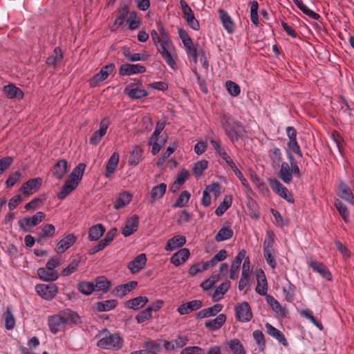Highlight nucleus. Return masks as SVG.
Instances as JSON below:
<instances>
[{
	"label": "nucleus",
	"instance_id": "obj_1",
	"mask_svg": "<svg viewBox=\"0 0 354 354\" xmlns=\"http://www.w3.org/2000/svg\"><path fill=\"white\" fill-rule=\"evenodd\" d=\"M157 26L160 35L156 30H152L151 31L152 41L165 62L172 69H175L176 68L177 57L175 46L169 33L160 21L157 22Z\"/></svg>",
	"mask_w": 354,
	"mask_h": 354
},
{
	"label": "nucleus",
	"instance_id": "obj_2",
	"mask_svg": "<svg viewBox=\"0 0 354 354\" xmlns=\"http://www.w3.org/2000/svg\"><path fill=\"white\" fill-rule=\"evenodd\" d=\"M288 162H281V167L278 171V178L286 184L292 182L293 177L298 179L301 177V172L299 167L298 162L289 149H286Z\"/></svg>",
	"mask_w": 354,
	"mask_h": 354
},
{
	"label": "nucleus",
	"instance_id": "obj_3",
	"mask_svg": "<svg viewBox=\"0 0 354 354\" xmlns=\"http://www.w3.org/2000/svg\"><path fill=\"white\" fill-rule=\"evenodd\" d=\"M223 127L229 140L234 143L244 136L246 133L242 124L231 118L225 119L223 122Z\"/></svg>",
	"mask_w": 354,
	"mask_h": 354
},
{
	"label": "nucleus",
	"instance_id": "obj_4",
	"mask_svg": "<svg viewBox=\"0 0 354 354\" xmlns=\"http://www.w3.org/2000/svg\"><path fill=\"white\" fill-rule=\"evenodd\" d=\"M123 339L116 333L110 334L101 338L97 343L98 347L103 349L119 350L122 348Z\"/></svg>",
	"mask_w": 354,
	"mask_h": 354
},
{
	"label": "nucleus",
	"instance_id": "obj_5",
	"mask_svg": "<svg viewBox=\"0 0 354 354\" xmlns=\"http://www.w3.org/2000/svg\"><path fill=\"white\" fill-rule=\"evenodd\" d=\"M271 189L281 198L286 200L288 203H294L295 199L292 194L289 192L286 186H284L279 180L270 178L268 179Z\"/></svg>",
	"mask_w": 354,
	"mask_h": 354
},
{
	"label": "nucleus",
	"instance_id": "obj_6",
	"mask_svg": "<svg viewBox=\"0 0 354 354\" xmlns=\"http://www.w3.org/2000/svg\"><path fill=\"white\" fill-rule=\"evenodd\" d=\"M46 218L43 212H37L32 216L24 217L19 221V226L24 232H30V230L39 224Z\"/></svg>",
	"mask_w": 354,
	"mask_h": 354
},
{
	"label": "nucleus",
	"instance_id": "obj_7",
	"mask_svg": "<svg viewBox=\"0 0 354 354\" xmlns=\"http://www.w3.org/2000/svg\"><path fill=\"white\" fill-rule=\"evenodd\" d=\"M67 322L66 318L59 314L48 316V325L50 331L55 335L64 330Z\"/></svg>",
	"mask_w": 354,
	"mask_h": 354
},
{
	"label": "nucleus",
	"instance_id": "obj_8",
	"mask_svg": "<svg viewBox=\"0 0 354 354\" xmlns=\"http://www.w3.org/2000/svg\"><path fill=\"white\" fill-rule=\"evenodd\" d=\"M37 293L46 300L53 299L58 292V288L55 283L39 284L35 287Z\"/></svg>",
	"mask_w": 354,
	"mask_h": 354
},
{
	"label": "nucleus",
	"instance_id": "obj_9",
	"mask_svg": "<svg viewBox=\"0 0 354 354\" xmlns=\"http://www.w3.org/2000/svg\"><path fill=\"white\" fill-rule=\"evenodd\" d=\"M236 317L241 322H248L252 318V313L249 304L241 302L235 308Z\"/></svg>",
	"mask_w": 354,
	"mask_h": 354
},
{
	"label": "nucleus",
	"instance_id": "obj_10",
	"mask_svg": "<svg viewBox=\"0 0 354 354\" xmlns=\"http://www.w3.org/2000/svg\"><path fill=\"white\" fill-rule=\"evenodd\" d=\"M55 227L53 224H44L37 229V242L42 244L48 238L53 237L55 234Z\"/></svg>",
	"mask_w": 354,
	"mask_h": 354
},
{
	"label": "nucleus",
	"instance_id": "obj_11",
	"mask_svg": "<svg viewBox=\"0 0 354 354\" xmlns=\"http://www.w3.org/2000/svg\"><path fill=\"white\" fill-rule=\"evenodd\" d=\"M140 85L141 83H131L126 86L124 91L131 99H142L148 95V92L145 89L140 88Z\"/></svg>",
	"mask_w": 354,
	"mask_h": 354
},
{
	"label": "nucleus",
	"instance_id": "obj_12",
	"mask_svg": "<svg viewBox=\"0 0 354 354\" xmlns=\"http://www.w3.org/2000/svg\"><path fill=\"white\" fill-rule=\"evenodd\" d=\"M146 72L145 66L136 64H124L119 68V75L120 76L132 75L136 74H142Z\"/></svg>",
	"mask_w": 354,
	"mask_h": 354
},
{
	"label": "nucleus",
	"instance_id": "obj_13",
	"mask_svg": "<svg viewBox=\"0 0 354 354\" xmlns=\"http://www.w3.org/2000/svg\"><path fill=\"white\" fill-rule=\"evenodd\" d=\"M307 263L308 266L312 268L313 272L319 273L327 281L332 280V274L329 269L323 263L313 260L312 259H309Z\"/></svg>",
	"mask_w": 354,
	"mask_h": 354
},
{
	"label": "nucleus",
	"instance_id": "obj_14",
	"mask_svg": "<svg viewBox=\"0 0 354 354\" xmlns=\"http://www.w3.org/2000/svg\"><path fill=\"white\" fill-rule=\"evenodd\" d=\"M109 124L110 120L109 118H104L101 120L99 130L95 131L90 138L89 142L91 145H97L99 144L102 137L106 134Z\"/></svg>",
	"mask_w": 354,
	"mask_h": 354
},
{
	"label": "nucleus",
	"instance_id": "obj_15",
	"mask_svg": "<svg viewBox=\"0 0 354 354\" xmlns=\"http://www.w3.org/2000/svg\"><path fill=\"white\" fill-rule=\"evenodd\" d=\"M202 306L203 302L201 300L194 299L180 305L177 308V311L180 315H184L196 311Z\"/></svg>",
	"mask_w": 354,
	"mask_h": 354
},
{
	"label": "nucleus",
	"instance_id": "obj_16",
	"mask_svg": "<svg viewBox=\"0 0 354 354\" xmlns=\"http://www.w3.org/2000/svg\"><path fill=\"white\" fill-rule=\"evenodd\" d=\"M41 184L42 179L41 178H32L22 185L20 191L25 195H30L39 189Z\"/></svg>",
	"mask_w": 354,
	"mask_h": 354
},
{
	"label": "nucleus",
	"instance_id": "obj_17",
	"mask_svg": "<svg viewBox=\"0 0 354 354\" xmlns=\"http://www.w3.org/2000/svg\"><path fill=\"white\" fill-rule=\"evenodd\" d=\"M115 70V66L112 63L102 66L100 71L93 77L92 82L97 85L105 80Z\"/></svg>",
	"mask_w": 354,
	"mask_h": 354
},
{
	"label": "nucleus",
	"instance_id": "obj_18",
	"mask_svg": "<svg viewBox=\"0 0 354 354\" xmlns=\"http://www.w3.org/2000/svg\"><path fill=\"white\" fill-rule=\"evenodd\" d=\"M256 277L257 280V286L255 288L256 292L262 296L268 295V282L265 272L262 269H259L256 272Z\"/></svg>",
	"mask_w": 354,
	"mask_h": 354
},
{
	"label": "nucleus",
	"instance_id": "obj_19",
	"mask_svg": "<svg viewBox=\"0 0 354 354\" xmlns=\"http://www.w3.org/2000/svg\"><path fill=\"white\" fill-rule=\"evenodd\" d=\"M219 18L223 24V28L228 33H233L235 31L236 26L226 10L224 9H219L218 11Z\"/></svg>",
	"mask_w": 354,
	"mask_h": 354
},
{
	"label": "nucleus",
	"instance_id": "obj_20",
	"mask_svg": "<svg viewBox=\"0 0 354 354\" xmlns=\"http://www.w3.org/2000/svg\"><path fill=\"white\" fill-rule=\"evenodd\" d=\"M147 257L144 253L138 254L133 261H130L128 264V268L131 270V273H138L146 265Z\"/></svg>",
	"mask_w": 354,
	"mask_h": 354
},
{
	"label": "nucleus",
	"instance_id": "obj_21",
	"mask_svg": "<svg viewBox=\"0 0 354 354\" xmlns=\"http://www.w3.org/2000/svg\"><path fill=\"white\" fill-rule=\"evenodd\" d=\"M138 225L139 217L138 215L134 214L127 221L126 224L122 229V234L125 237L131 236L138 230Z\"/></svg>",
	"mask_w": 354,
	"mask_h": 354
},
{
	"label": "nucleus",
	"instance_id": "obj_22",
	"mask_svg": "<svg viewBox=\"0 0 354 354\" xmlns=\"http://www.w3.org/2000/svg\"><path fill=\"white\" fill-rule=\"evenodd\" d=\"M266 299L272 310L277 313L279 317H286L287 316L288 310L286 308L281 306L280 303L273 296L266 295Z\"/></svg>",
	"mask_w": 354,
	"mask_h": 354
},
{
	"label": "nucleus",
	"instance_id": "obj_23",
	"mask_svg": "<svg viewBox=\"0 0 354 354\" xmlns=\"http://www.w3.org/2000/svg\"><path fill=\"white\" fill-rule=\"evenodd\" d=\"M78 184L79 183L68 177L64 184L63 185L62 189L57 194V198L59 200L64 199L68 194H70L73 190L76 189Z\"/></svg>",
	"mask_w": 354,
	"mask_h": 354
},
{
	"label": "nucleus",
	"instance_id": "obj_24",
	"mask_svg": "<svg viewBox=\"0 0 354 354\" xmlns=\"http://www.w3.org/2000/svg\"><path fill=\"white\" fill-rule=\"evenodd\" d=\"M144 151L138 145L134 146L130 151V156L128 160L129 165L136 167L144 159Z\"/></svg>",
	"mask_w": 354,
	"mask_h": 354
},
{
	"label": "nucleus",
	"instance_id": "obj_25",
	"mask_svg": "<svg viewBox=\"0 0 354 354\" xmlns=\"http://www.w3.org/2000/svg\"><path fill=\"white\" fill-rule=\"evenodd\" d=\"M68 171V162L62 159L53 166L52 169L53 176L58 180H62Z\"/></svg>",
	"mask_w": 354,
	"mask_h": 354
},
{
	"label": "nucleus",
	"instance_id": "obj_26",
	"mask_svg": "<svg viewBox=\"0 0 354 354\" xmlns=\"http://www.w3.org/2000/svg\"><path fill=\"white\" fill-rule=\"evenodd\" d=\"M227 317L225 314H219L216 318L207 320L205 322V326L211 331H216L220 329L225 323Z\"/></svg>",
	"mask_w": 354,
	"mask_h": 354
},
{
	"label": "nucleus",
	"instance_id": "obj_27",
	"mask_svg": "<svg viewBox=\"0 0 354 354\" xmlns=\"http://www.w3.org/2000/svg\"><path fill=\"white\" fill-rule=\"evenodd\" d=\"M3 93L9 99H18L21 100L24 97V92L22 90L17 87L13 84H9L3 86Z\"/></svg>",
	"mask_w": 354,
	"mask_h": 354
},
{
	"label": "nucleus",
	"instance_id": "obj_28",
	"mask_svg": "<svg viewBox=\"0 0 354 354\" xmlns=\"http://www.w3.org/2000/svg\"><path fill=\"white\" fill-rule=\"evenodd\" d=\"M265 326L267 329V332L269 335L275 338L279 343L283 344L284 346H288V341L283 335V333L271 325L270 323H266Z\"/></svg>",
	"mask_w": 354,
	"mask_h": 354
},
{
	"label": "nucleus",
	"instance_id": "obj_29",
	"mask_svg": "<svg viewBox=\"0 0 354 354\" xmlns=\"http://www.w3.org/2000/svg\"><path fill=\"white\" fill-rule=\"evenodd\" d=\"M186 243V238L184 236L176 235L169 239L165 247L167 251H173L178 248L182 247Z\"/></svg>",
	"mask_w": 354,
	"mask_h": 354
},
{
	"label": "nucleus",
	"instance_id": "obj_30",
	"mask_svg": "<svg viewBox=\"0 0 354 354\" xmlns=\"http://www.w3.org/2000/svg\"><path fill=\"white\" fill-rule=\"evenodd\" d=\"M190 255L189 249L182 248L174 253L170 259V261L176 266H178L184 263Z\"/></svg>",
	"mask_w": 354,
	"mask_h": 354
},
{
	"label": "nucleus",
	"instance_id": "obj_31",
	"mask_svg": "<svg viewBox=\"0 0 354 354\" xmlns=\"http://www.w3.org/2000/svg\"><path fill=\"white\" fill-rule=\"evenodd\" d=\"M138 285L136 281H130L129 283L118 286L115 288L113 293L118 297H123L131 290H133Z\"/></svg>",
	"mask_w": 354,
	"mask_h": 354
},
{
	"label": "nucleus",
	"instance_id": "obj_32",
	"mask_svg": "<svg viewBox=\"0 0 354 354\" xmlns=\"http://www.w3.org/2000/svg\"><path fill=\"white\" fill-rule=\"evenodd\" d=\"M246 255V251L245 250H241L239 251L236 257H235L234 260L233 261L230 270V278L231 279H235L236 276V273L239 270V268L241 266V263L243 261V259L245 258V256Z\"/></svg>",
	"mask_w": 354,
	"mask_h": 354
},
{
	"label": "nucleus",
	"instance_id": "obj_33",
	"mask_svg": "<svg viewBox=\"0 0 354 354\" xmlns=\"http://www.w3.org/2000/svg\"><path fill=\"white\" fill-rule=\"evenodd\" d=\"M119 159L120 156L117 152H113L111 154L106 166V172L104 175L106 178L110 177L115 172L118 165Z\"/></svg>",
	"mask_w": 354,
	"mask_h": 354
},
{
	"label": "nucleus",
	"instance_id": "obj_34",
	"mask_svg": "<svg viewBox=\"0 0 354 354\" xmlns=\"http://www.w3.org/2000/svg\"><path fill=\"white\" fill-rule=\"evenodd\" d=\"M63 53L60 47H55L53 50V55L49 56L46 60V64L49 66L55 68L57 65L60 64L63 59Z\"/></svg>",
	"mask_w": 354,
	"mask_h": 354
},
{
	"label": "nucleus",
	"instance_id": "obj_35",
	"mask_svg": "<svg viewBox=\"0 0 354 354\" xmlns=\"http://www.w3.org/2000/svg\"><path fill=\"white\" fill-rule=\"evenodd\" d=\"M339 192L338 196L343 200L353 204L354 194L351 189L344 182H341L339 187Z\"/></svg>",
	"mask_w": 354,
	"mask_h": 354
},
{
	"label": "nucleus",
	"instance_id": "obj_36",
	"mask_svg": "<svg viewBox=\"0 0 354 354\" xmlns=\"http://www.w3.org/2000/svg\"><path fill=\"white\" fill-rule=\"evenodd\" d=\"M106 231L105 227L101 224L97 223L91 226L88 229V239L91 241L99 240Z\"/></svg>",
	"mask_w": 354,
	"mask_h": 354
},
{
	"label": "nucleus",
	"instance_id": "obj_37",
	"mask_svg": "<svg viewBox=\"0 0 354 354\" xmlns=\"http://www.w3.org/2000/svg\"><path fill=\"white\" fill-rule=\"evenodd\" d=\"M39 277L46 281H53L58 279L59 274L57 271H52L46 268H39L37 270Z\"/></svg>",
	"mask_w": 354,
	"mask_h": 354
},
{
	"label": "nucleus",
	"instance_id": "obj_38",
	"mask_svg": "<svg viewBox=\"0 0 354 354\" xmlns=\"http://www.w3.org/2000/svg\"><path fill=\"white\" fill-rule=\"evenodd\" d=\"M167 185L165 183H161L154 186L150 192V197L151 198V203L155 201L162 198L167 190Z\"/></svg>",
	"mask_w": 354,
	"mask_h": 354
},
{
	"label": "nucleus",
	"instance_id": "obj_39",
	"mask_svg": "<svg viewBox=\"0 0 354 354\" xmlns=\"http://www.w3.org/2000/svg\"><path fill=\"white\" fill-rule=\"evenodd\" d=\"M268 156L270 159L271 164L273 167H281L283 162V155L281 150L278 147H274L268 151Z\"/></svg>",
	"mask_w": 354,
	"mask_h": 354
},
{
	"label": "nucleus",
	"instance_id": "obj_40",
	"mask_svg": "<svg viewBox=\"0 0 354 354\" xmlns=\"http://www.w3.org/2000/svg\"><path fill=\"white\" fill-rule=\"evenodd\" d=\"M77 240V237L73 234H70L61 239L57 243V249L59 252H64L72 246Z\"/></svg>",
	"mask_w": 354,
	"mask_h": 354
},
{
	"label": "nucleus",
	"instance_id": "obj_41",
	"mask_svg": "<svg viewBox=\"0 0 354 354\" xmlns=\"http://www.w3.org/2000/svg\"><path fill=\"white\" fill-rule=\"evenodd\" d=\"M131 200L132 196L127 192H123L120 194L118 198H116L114 202L113 207L115 209L122 208L129 204Z\"/></svg>",
	"mask_w": 354,
	"mask_h": 354
},
{
	"label": "nucleus",
	"instance_id": "obj_42",
	"mask_svg": "<svg viewBox=\"0 0 354 354\" xmlns=\"http://www.w3.org/2000/svg\"><path fill=\"white\" fill-rule=\"evenodd\" d=\"M275 234L273 231L268 230L263 244V251H275Z\"/></svg>",
	"mask_w": 354,
	"mask_h": 354
},
{
	"label": "nucleus",
	"instance_id": "obj_43",
	"mask_svg": "<svg viewBox=\"0 0 354 354\" xmlns=\"http://www.w3.org/2000/svg\"><path fill=\"white\" fill-rule=\"evenodd\" d=\"M234 235V232L230 226H223L218 232L215 236V240L221 242L230 239Z\"/></svg>",
	"mask_w": 354,
	"mask_h": 354
},
{
	"label": "nucleus",
	"instance_id": "obj_44",
	"mask_svg": "<svg viewBox=\"0 0 354 354\" xmlns=\"http://www.w3.org/2000/svg\"><path fill=\"white\" fill-rule=\"evenodd\" d=\"M231 286V282L229 280H225L221 283L215 290L213 295V300L218 301L223 298V296L227 292Z\"/></svg>",
	"mask_w": 354,
	"mask_h": 354
},
{
	"label": "nucleus",
	"instance_id": "obj_45",
	"mask_svg": "<svg viewBox=\"0 0 354 354\" xmlns=\"http://www.w3.org/2000/svg\"><path fill=\"white\" fill-rule=\"evenodd\" d=\"M148 298L147 297L139 296L127 301L126 305L128 308L138 310L141 307H143L147 302Z\"/></svg>",
	"mask_w": 354,
	"mask_h": 354
},
{
	"label": "nucleus",
	"instance_id": "obj_46",
	"mask_svg": "<svg viewBox=\"0 0 354 354\" xmlns=\"http://www.w3.org/2000/svg\"><path fill=\"white\" fill-rule=\"evenodd\" d=\"M117 306V300L109 299L97 302L95 306V309L98 312L109 311L114 309Z\"/></svg>",
	"mask_w": 354,
	"mask_h": 354
},
{
	"label": "nucleus",
	"instance_id": "obj_47",
	"mask_svg": "<svg viewBox=\"0 0 354 354\" xmlns=\"http://www.w3.org/2000/svg\"><path fill=\"white\" fill-rule=\"evenodd\" d=\"M232 204V197L230 195L225 196L223 202L220 203L215 210V214L218 216H222Z\"/></svg>",
	"mask_w": 354,
	"mask_h": 354
},
{
	"label": "nucleus",
	"instance_id": "obj_48",
	"mask_svg": "<svg viewBox=\"0 0 354 354\" xmlns=\"http://www.w3.org/2000/svg\"><path fill=\"white\" fill-rule=\"evenodd\" d=\"M111 286V282L104 276L96 278L94 283V290L98 291L107 292Z\"/></svg>",
	"mask_w": 354,
	"mask_h": 354
},
{
	"label": "nucleus",
	"instance_id": "obj_49",
	"mask_svg": "<svg viewBox=\"0 0 354 354\" xmlns=\"http://www.w3.org/2000/svg\"><path fill=\"white\" fill-rule=\"evenodd\" d=\"M227 344L233 354H245L243 345L239 339H233L229 341Z\"/></svg>",
	"mask_w": 354,
	"mask_h": 354
},
{
	"label": "nucleus",
	"instance_id": "obj_50",
	"mask_svg": "<svg viewBox=\"0 0 354 354\" xmlns=\"http://www.w3.org/2000/svg\"><path fill=\"white\" fill-rule=\"evenodd\" d=\"M86 165L84 163L78 164L71 171L69 178L73 179L75 181L80 183L83 176Z\"/></svg>",
	"mask_w": 354,
	"mask_h": 354
},
{
	"label": "nucleus",
	"instance_id": "obj_51",
	"mask_svg": "<svg viewBox=\"0 0 354 354\" xmlns=\"http://www.w3.org/2000/svg\"><path fill=\"white\" fill-rule=\"evenodd\" d=\"M191 194L188 191L185 190L182 192L174 203L173 207L174 208L185 207L188 203Z\"/></svg>",
	"mask_w": 354,
	"mask_h": 354
},
{
	"label": "nucleus",
	"instance_id": "obj_52",
	"mask_svg": "<svg viewBox=\"0 0 354 354\" xmlns=\"http://www.w3.org/2000/svg\"><path fill=\"white\" fill-rule=\"evenodd\" d=\"M334 205L344 222L348 221L349 212L346 206L339 199L335 200Z\"/></svg>",
	"mask_w": 354,
	"mask_h": 354
},
{
	"label": "nucleus",
	"instance_id": "obj_53",
	"mask_svg": "<svg viewBox=\"0 0 354 354\" xmlns=\"http://www.w3.org/2000/svg\"><path fill=\"white\" fill-rule=\"evenodd\" d=\"M80 263H81V259L80 258L73 259L68 265L67 267H66L65 268H64L62 270V274L64 277H66V276H68V275L71 274L72 273L75 272L77 270L78 267L80 266Z\"/></svg>",
	"mask_w": 354,
	"mask_h": 354
},
{
	"label": "nucleus",
	"instance_id": "obj_54",
	"mask_svg": "<svg viewBox=\"0 0 354 354\" xmlns=\"http://www.w3.org/2000/svg\"><path fill=\"white\" fill-rule=\"evenodd\" d=\"M250 19L254 25L258 26L259 24V16H258V9H259V3L257 1L254 0L250 2Z\"/></svg>",
	"mask_w": 354,
	"mask_h": 354
},
{
	"label": "nucleus",
	"instance_id": "obj_55",
	"mask_svg": "<svg viewBox=\"0 0 354 354\" xmlns=\"http://www.w3.org/2000/svg\"><path fill=\"white\" fill-rule=\"evenodd\" d=\"M225 88L229 94L234 97H237L241 93V87L233 81L227 80L225 82Z\"/></svg>",
	"mask_w": 354,
	"mask_h": 354
},
{
	"label": "nucleus",
	"instance_id": "obj_56",
	"mask_svg": "<svg viewBox=\"0 0 354 354\" xmlns=\"http://www.w3.org/2000/svg\"><path fill=\"white\" fill-rule=\"evenodd\" d=\"M152 311L153 308L148 306L147 308L140 312L136 317L137 322L141 324L151 319L152 317Z\"/></svg>",
	"mask_w": 354,
	"mask_h": 354
},
{
	"label": "nucleus",
	"instance_id": "obj_57",
	"mask_svg": "<svg viewBox=\"0 0 354 354\" xmlns=\"http://www.w3.org/2000/svg\"><path fill=\"white\" fill-rule=\"evenodd\" d=\"M252 336L260 351H263L266 347L265 336L261 330H256Z\"/></svg>",
	"mask_w": 354,
	"mask_h": 354
},
{
	"label": "nucleus",
	"instance_id": "obj_58",
	"mask_svg": "<svg viewBox=\"0 0 354 354\" xmlns=\"http://www.w3.org/2000/svg\"><path fill=\"white\" fill-rule=\"evenodd\" d=\"M208 162L205 160L198 161L195 163L192 172L196 177H200L203 175V171L207 168Z\"/></svg>",
	"mask_w": 354,
	"mask_h": 354
},
{
	"label": "nucleus",
	"instance_id": "obj_59",
	"mask_svg": "<svg viewBox=\"0 0 354 354\" xmlns=\"http://www.w3.org/2000/svg\"><path fill=\"white\" fill-rule=\"evenodd\" d=\"M78 290L85 295H91L94 290V283L88 281H82L77 286Z\"/></svg>",
	"mask_w": 354,
	"mask_h": 354
},
{
	"label": "nucleus",
	"instance_id": "obj_60",
	"mask_svg": "<svg viewBox=\"0 0 354 354\" xmlns=\"http://www.w3.org/2000/svg\"><path fill=\"white\" fill-rule=\"evenodd\" d=\"M5 321V327L8 330H12L15 326V318L12 312L8 309L3 315Z\"/></svg>",
	"mask_w": 354,
	"mask_h": 354
},
{
	"label": "nucleus",
	"instance_id": "obj_61",
	"mask_svg": "<svg viewBox=\"0 0 354 354\" xmlns=\"http://www.w3.org/2000/svg\"><path fill=\"white\" fill-rule=\"evenodd\" d=\"M129 13V7L127 6H124L120 10V15L116 17L113 25L117 27L122 26L124 23V19Z\"/></svg>",
	"mask_w": 354,
	"mask_h": 354
},
{
	"label": "nucleus",
	"instance_id": "obj_62",
	"mask_svg": "<svg viewBox=\"0 0 354 354\" xmlns=\"http://www.w3.org/2000/svg\"><path fill=\"white\" fill-rule=\"evenodd\" d=\"M185 48L187 55L192 57L193 61L195 64L197 63L198 57L199 55H201V51L198 52L193 42L185 46Z\"/></svg>",
	"mask_w": 354,
	"mask_h": 354
},
{
	"label": "nucleus",
	"instance_id": "obj_63",
	"mask_svg": "<svg viewBox=\"0 0 354 354\" xmlns=\"http://www.w3.org/2000/svg\"><path fill=\"white\" fill-rule=\"evenodd\" d=\"M129 28L131 30L137 29L140 24V21L137 19V12L136 11L131 12L127 19Z\"/></svg>",
	"mask_w": 354,
	"mask_h": 354
},
{
	"label": "nucleus",
	"instance_id": "obj_64",
	"mask_svg": "<svg viewBox=\"0 0 354 354\" xmlns=\"http://www.w3.org/2000/svg\"><path fill=\"white\" fill-rule=\"evenodd\" d=\"M180 354H205V350L198 346H189L183 348Z\"/></svg>",
	"mask_w": 354,
	"mask_h": 354
}]
</instances>
